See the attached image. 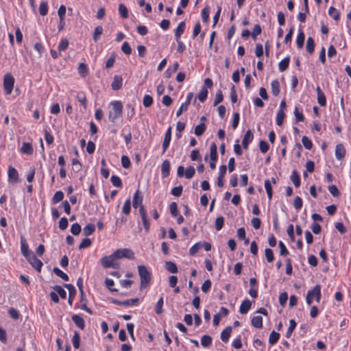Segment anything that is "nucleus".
I'll use <instances>...</instances> for the list:
<instances>
[{
  "instance_id": "obj_1",
  "label": "nucleus",
  "mask_w": 351,
  "mask_h": 351,
  "mask_svg": "<svg viewBox=\"0 0 351 351\" xmlns=\"http://www.w3.org/2000/svg\"><path fill=\"white\" fill-rule=\"evenodd\" d=\"M138 272L141 280L140 289H143L147 287L149 285L152 279L151 272L145 265H138Z\"/></svg>"
},
{
  "instance_id": "obj_2",
  "label": "nucleus",
  "mask_w": 351,
  "mask_h": 351,
  "mask_svg": "<svg viewBox=\"0 0 351 351\" xmlns=\"http://www.w3.org/2000/svg\"><path fill=\"white\" fill-rule=\"evenodd\" d=\"M111 105L112 108L109 112V120L111 122H114L122 115L123 104L120 101H114L111 103Z\"/></svg>"
},
{
  "instance_id": "obj_3",
  "label": "nucleus",
  "mask_w": 351,
  "mask_h": 351,
  "mask_svg": "<svg viewBox=\"0 0 351 351\" xmlns=\"http://www.w3.org/2000/svg\"><path fill=\"white\" fill-rule=\"evenodd\" d=\"M117 259H118V258H117V256H114V252H113L112 254H110L109 256H104L101 259V263L102 266L104 268L112 267V268L117 269L119 267V264L116 261Z\"/></svg>"
},
{
  "instance_id": "obj_4",
  "label": "nucleus",
  "mask_w": 351,
  "mask_h": 351,
  "mask_svg": "<svg viewBox=\"0 0 351 351\" xmlns=\"http://www.w3.org/2000/svg\"><path fill=\"white\" fill-rule=\"evenodd\" d=\"M14 78L12 75L8 73L3 77V88L7 95H10L14 87Z\"/></svg>"
},
{
  "instance_id": "obj_5",
  "label": "nucleus",
  "mask_w": 351,
  "mask_h": 351,
  "mask_svg": "<svg viewBox=\"0 0 351 351\" xmlns=\"http://www.w3.org/2000/svg\"><path fill=\"white\" fill-rule=\"evenodd\" d=\"M114 256H117L118 259L122 258H127L128 259L134 258V252L128 248L118 249L115 250L114 252Z\"/></svg>"
},
{
  "instance_id": "obj_6",
  "label": "nucleus",
  "mask_w": 351,
  "mask_h": 351,
  "mask_svg": "<svg viewBox=\"0 0 351 351\" xmlns=\"http://www.w3.org/2000/svg\"><path fill=\"white\" fill-rule=\"evenodd\" d=\"M194 95L193 93H189L186 97V100L184 103H182L179 109L177 110L176 116L180 117L183 112L186 111L188 110L189 106L193 99Z\"/></svg>"
},
{
  "instance_id": "obj_7",
  "label": "nucleus",
  "mask_w": 351,
  "mask_h": 351,
  "mask_svg": "<svg viewBox=\"0 0 351 351\" xmlns=\"http://www.w3.org/2000/svg\"><path fill=\"white\" fill-rule=\"evenodd\" d=\"M27 260L32 265V267L34 268L37 271L40 272L41 271V268L43 264L42 261L35 256V254H33L32 256L27 258Z\"/></svg>"
},
{
  "instance_id": "obj_8",
  "label": "nucleus",
  "mask_w": 351,
  "mask_h": 351,
  "mask_svg": "<svg viewBox=\"0 0 351 351\" xmlns=\"http://www.w3.org/2000/svg\"><path fill=\"white\" fill-rule=\"evenodd\" d=\"M139 213L141 215V217L145 230L147 232H148L149 230V228H150V224H149V219H147V211L143 206H141L140 207Z\"/></svg>"
},
{
  "instance_id": "obj_9",
  "label": "nucleus",
  "mask_w": 351,
  "mask_h": 351,
  "mask_svg": "<svg viewBox=\"0 0 351 351\" xmlns=\"http://www.w3.org/2000/svg\"><path fill=\"white\" fill-rule=\"evenodd\" d=\"M139 300L138 298H132L130 300H126L123 301H120L116 299H112L111 302L112 303L119 305V306H129L132 305L137 304Z\"/></svg>"
},
{
  "instance_id": "obj_10",
  "label": "nucleus",
  "mask_w": 351,
  "mask_h": 351,
  "mask_svg": "<svg viewBox=\"0 0 351 351\" xmlns=\"http://www.w3.org/2000/svg\"><path fill=\"white\" fill-rule=\"evenodd\" d=\"M21 254L26 258H29L33 254V253L29 249V245L27 243L26 240L23 237H21Z\"/></svg>"
},
{
  "instance_id": "obj_11",
  "label": "nucleus",
  "mask_w": 351,
  "mask_h": 351,
  "mask_svg": "<svg viewBox=\"0 0 351 351\" xmlns=\"http://www.w3.org/2000/svg\"><path fill=\"white\" fill-rule=\"evenodd\" d=\"M307 294H309L313 299L315 298L317 302H319L322 296L321 286L319 285H317L313 287V289L309 290L307 292Z\"/></svg>"
},
{
  "instance_id": "obj_12",
  "label": "nucleus",
  "mask_w": 351,
  "mask_h": 351,
  "mask_svg": "<svg viewBox=\"0 0 351 351\" xmlns=\"http://www.w3.org/2000/svg\"><path fill=\"white\" fill-rule=\"evenodd\" d=\"M171 140V127H169L164 137L163 143H162V153H165L167 149L169 147L170 142Z\"/></svg>"
},
{
  "instance_id": "obj_13",
  "label": "nucleus",
  "mask_w": 351,
  "mask_h": 351,
  "mask_svg": "<svg viewBox=\"0 0 351 351\" xmlns=\"http://www.w3.org/2000/svg\"><path fill=\"white\" fill-rule=\"evenodd\" d=\"M8 180L10 182L16 183L19 181V173L15 168L10 167L8 169Z\"/></svg>"
},
{
  "instance_id": "obj_14",
  "label": "nucleus",
  "mask_w": 351,
  "mask_h": 351,
  "mask_svg": "<svg viewBox=\"0 0 351 351\" xmlns=\"http://www.w3.org/2000/svg\"><path fill=\"white\" fill-rule=\"evenodd\" d=\"M143 203V195H141V191L138 189L134 195V197H133V201H132V204H133V207L136 208L138 207H141V206H143L142 204Z\"/></svg>"
},
{
  "instance_id": "obj_15",
  "label": "nucleus",
  "mask_w": 351,
  "mask_h": 351,
  "mask_svg": "<svg viewBox=\"0 0 351 351\" xmlns=\"http://www.w3.org/2000/svg\"><path fill=\"white\" fill-rule=\"evenodd\" d=\"M254 135L252 131L250 130H247L242 141V145L244 149H247L248 148L249 143L252 141Z\"/></svg>"
},
{
  "instance_id": "obj_16",
  "label": "nucleus",
  "mask_w": 351,
  "mask_h": 351,
  "mask_svg": "<svg viewBox=\"0 0 351 351\" xmlns=\"http://www.w3.org/2000/svg\"><path fill=\"white\" fill-rule=\"evenodd\" d=\"M69 291V300L68 303L69 305H72L73 300L75 298L76 294V290L73 285L71 284H65L64 285Z\"/></svg>"
},
{
  "instance_id": "obj_17",
  "label": "nucleus",
  "mask_w": 351,
  "mask_h": 351,
  "mask_svg": "<svg viewBox=\"0 0 351 351\" xmlns=\"http://www.w3.org/2000/svg\"><path fill=\"white\" fill-rule=\"evenodd\" d=\"M227 167L225 165H221L219 167V176L217 178V184L219 187H222L223 186V179L226 173Z\"/></svg>"
},
{
  "instance_id": "obj_18",
  "label": "nucleus",
  "mask_w": 351,
  "mask_h": 351,
  "mask_svg": "<svg viewBox=\"0 0 351 351\" xmlns=\"http://www.w3.org/2000/svg\"><path fill=\"white\" fill-rule=\"evenodd\" d=\"M123 85V78L120 75H114L111 86L114 90H118L121 88Z\"/></svg>"
},
{
  "instance_id": "obj_19",
  "label": "nucleus",
  "mask_w": 351,
  "mask_h": 351,
  "mask_svg": "<svg viewBox=\"0 0 351 351\" xmlns=\"http://www.w3.org/2000/svg\"><path fill=\"white\" fill-rule=\"evenodd\" d=\"M346 155V149L344 146L342 144H338L335 148V156L336 158L339 160H342Z\"/></svg>"
},
{
  "instance_id": "obj_20",
  "label": "nucleus",
  "mask_w": 351,
  "mask_h": 351,
  "mask_svg": "<svg viewBox=\"0 0 351 351\" xmlns=\"http://www.w3.org/2000/svg\"><path fill=\"white\" fill-rule=\"evenodd\" d=\"M316 92L317 95V102L321 106L326 105V99L324 93L322 91L319 86H317Z\"/></svg>"
},
{
  "instance_id": "obj_21",
  "label": "nucleus",
  "mask_w": 351,
  "mask_h": 351,
  "mask_svg": "<svg viewBox=\"0 0 351 351\" xmlns=\"http://www.w3.org/2000/svg\"><path fill=\"white\" fill-rule=\"evenodd\" d=\"M252 302L248 299L243 300L240 306L239 312L241 314H246L250 309Z\"/></svg>"
},
{
  "instance_id": "obj_22",
  "label": "nucleus",
  "mask_w": 351,
  "mask_h": 351,
  "mask_svg": "<svg viewBox=\"0 0 351 351\" xmlns=\"http://www.w3.org/2000/svg\"><path fill=\"white\" fill-rule=\"evenodd\" d=\"M170 172V162L168 160L162 162L161 165V173L164 178L169 176Z\"/></svg>"
},
{
  "instance_id": "obj_23",
  "label": "nucleus",
  "mask_w": 351,
  "mask_h": 351,
  "mask_svg": "<svg viewBox=\"0 0 351 351\" xmlns=\"http://www.w3.org/2000/svg\"><path fill=\"white\" fill-rule=\"evenodd\" d=\"M72 320L75 324L80 329L83 330L85 328V323L84 319L78 315H73Z\"/></svg>"
},
{
  "instance_id": "obj_24",
  "label": "nucleus",
  "mask_w": 351,
  "mask_h": 351,
  "mask_svg": "<svg viewBox=\"0 0 351 351\" xmlns=\"http://www.w3.org/2000/svg\"><path fill=\"white\" fill-rule=\"evenodd\" d=\"M232 332V327L227 326L225 329H223L221 333V339L222 341L226 343L228 341L230 334Z\"/></svg>"
},
{
  "instance_id": "obj_25",
  "label": "nucleus",
  "mask_w": 351,
  "mask_h": 351,
  "mask_svg": "<svg viewBox=\"0 0 351 351\" xmlns=\"http://www.w3.org/2000/svg\"><path fill=\"white\" fill-rule=\"evenodd\" d=\"M21 151L23 154L32 155L34 152V149L31 143H23L21 148Z\"/></svg>"
},
{
  "instance_id": "obj_26",
  "label": "nucleus",
  "mask_w": 351,
  "mask_h": 351,
  "mask_svg": "<svg viewBox=\"0 0 351 351\" xmlns=\"http://www.w3.org/2000/svg\"><path fill=\"white\" fill-rule=\"evenodd\" d=\"M184 29H185V23H184V22L182 21L178 24V25L175 31V37H176V40H178V39L180 38L182 34L184 32Z\"/></svg>"
},
{
  "instance_id": "obj_27",
  "label": "nucleus",
  "mask_w": 351,
  "mask_h": 351,
  "mask_svg": "<svg viewBox=\"0 0 351 351\" xmlns=\"http://www.w3.org/2000/svg\"><path fill=\"white\" fill-rule=\"evenodd\" d=\"M251 324L254 328H261L263 327L262 317L260 315L253 317L251 320Z\"/></svg>"
},
{
  "instance_id": "obj_28",
  "label": "nucleus",
  "mask_w": 351,
  "mask_h": 351,
  "mask_svg": "<svg viewBox=\"0 0 351 351\" xmlns=\"http://www.w3.org/2000/svg\"><path fill=\"white\" fill-rule=\"evenodd\" d=\"M290 62V58L289 56H287L282 59L278 64V69L280 71L283 72L285 71L289 66Z\"/></svg>"
},
{
  "instance_id": "obj_29",
  "label": "nucleus",
  "mask_w": 351,
  "mask_h": 351,
  "mask_svg": "<svg viewBox=\"0 0 351 351\" xmlns=\"http://www.w3.org/2000/svg\"><path fill=\"white\" fill-rule=\"evenodd\" d=\"M271 93L274 96L280 93V83L278 80H274L271 83Z\"/></svg>"
},
{
  "instance_id": "obj_30",
  "label": "nucleus",
  "mask_w": 351,
  "mask_h": 351,
  "mask_svg": "<svg viewBox=\"0 0 351 351\" xmlns=\"http://www.w3.org/2000/svg\"><path fill=\"white\" fill-rule=\"evenodd\" d=\"M305 35L302 30H300L296 39V44L299 49H302L304 46Z\"/></svg>"
},
{
  "instance_id": "obj_31",
  "label": "nucleus",
  "mask_w": 351,
  "mask_h": 351,
  "mask_svg": "<svg viewBox=\"0 0 351 351\" xmlns=\"http://www.w3.org/2000/svg\"><path fill=\"white\" fill-rule=\"evenodd\" d=\"M166 269L172 274H176L178 271L177 265L172 261H166Z\"/></svg>"
},
{
  "instance_id": "obj_32",
  "label": "nucleus",
  "mask_w": 351,
  "mask_h": 351,
  "mask_svg": "<svg viewBox=\"0 0 351 351\" xmlns=\"http://www.w3.org/2000/svg\"><path fill=\"white\" fill-rule=\"evenodd\" d=\"M290 179L295 187L300 186V178L299 174L298 173V172L295 170L293 171V172L291 175Z\"/></svg>"
},
{
  "instance_id": "obj_33",
  "label": "nucleus",
  "mask_w": 351,
  "mask_h": 351,
  "mask_svg": "<svg viewBox=\"0 0 351 351\" xmlns=\"http://www.w3.org/2000/svg\"><path fill=\"white\" fill-rule=\"evenodd\" d=\"M328 14L335 21H338L340 18L339 12L334 7L331 6L328 9Z\"/></svg>"
},
{
  "instance_id": "obj_34",
  "label": "nucleus",
  "mask_w": 351,
  "mask_h": 351,
  "mask_svg": "<svg viewBox=\"0 0 351 351\" xmlns=\"http://www.w3.org/2000/svg\"><path fill=\"white\" fill-rule=\"evenodd\" d=\"M206 128V124L202 122L200 124L195 126V128L194 129V133L196 136H199L204 133Z\"/></svg>"
},
{
  "instance_id": "obj_35",
  "label": "nucleus",
  "mask_w": 351,
  "mask_h": 351,
  "mask_svg": "<svg viewBox=\"0 0 351 351\" xmlns=\"http://www.w3.org/2000/svg\"><path fill=\"white\" fill-rule=\"evenodd\" d=\"M210 160L213 161H217V147L215 143H212L210 149Z\"/></svg>"
},
{
  "instance_id": "obj_36",
  "label": "nucleus",
  "mask_w": 351,
  "mask_h": 351,
  "mask_svg": "<svg viewBox=\"0 0 351 351\" xmlns=\"http://www.w3.org/2000/svg\"><path fill=\"white\" fill-rule=\"evenodd\" d=\"M306 49V51L310 54H312L313 53L314 49H315V43H314V40L312 37H308L307 38Z\"/></svg>"
},
{
  "instance_id": "obj_37",
  "label": "nucleus",
  "mask_w": 351,
  "mask_h": 351,
  "mask_svg": "<svg viewBox=\"0 0 351 351\" xmlns=\"http://www.w3.org/2000/svg\"><path fill=\"white\" fill-rule=\"evenodd\" d=\"M95 230V226L93 223L87 224L83 230V233L85 236L88 237L92 234Z\"/></svg>"
},
{
  "instance_id": "obj_38",
  "label": "nucleus",
  "mask_w": 351,
  "mask_h": 351,
  "mask_svg": "<svg viewBox=\"0 0 351 351\" xmlns=\"http://www.w3.org/2000/svg\"><path fill=\"white\" fill-rule=\"evenodd\" d=\"M103 31H104V29H103L102 26L99 25L95 28L93 35V40H95V42H97L99 40L100 36L102 34Z\"/></svg>"
},
{
  "instance_id": "obj_39",
  "label": "nucleus",
  "mask_w": 351,
  "mask_h": 351,
  "mask_svg": "<svg viewBox=\"0 0 351 351\" xmlns=\"http://www.w3.org/2000/svg\"><path fill=\"white\" fill-rule=\"evenodd\" d=\"M78 73H80V75L82 76V77H86L87 75H88V66L87 65L84 63V62H81L80 64H79V66H78Z\"/></svg>"
},
{
  "instance_id": "obj_40",
  "label": "nucleus",
  "mask_w": 351,
  "mask_h": 351,
  "mask_svg": "<svg viewBox=\"0 0 351 351\" xmlns=\"http://www.w3.org/2000/svg\"><path fill=\"white\" fill-rule=\"evenodd\" d=\"M201 344L202 346L207 348L212 344V337L209 335H203L201 338Z\"/></svg>"
},
{
  "instance_id": "obj_41",
  "label": "nucleus",
  "mask_w": 351,
  "mask_h": 351,
  "mask_svg": "<svg viewBox=\"0 0 351 351\" xmlns=\"http://www.w3.org/2000/svg\"><path fill=\"white\" fill-rule=\"evenodd\" d=\"M279 338H280V334L276 332V331L273 330L269 335V343L271 345H274L275 343H277Z\"/></svg>"
},
{
  "instance_id": "obj_42",
  "label": "nucleus",
  "mask_w": 351,
  "mask_h": 351,
  "mask_svg": "<svg viewBox=\"0 0 351 351\" xmlns=\"http://www.w3.org/2000/svg\"><path fill=\"white\" fill-rule=\"evenodd\" d=\"M72 343H73V347L75 349H78L80 348V334L78 333V332H77V331H75V332H74V335L72 338Z\"/></svg>"
},
{
  "instance_id": "obj_43",
  "label": "nucleus",
  "mask_w": 351,
  "mask_h": 351,
  "mask_svg": "<svg viewBox=\"0 0 351 351\" xmlns=\"http://www.w3.org/2000/svg\"><path fill=\"white\" fill-rule=\"evenodd\" d=\"M119 12L123 19H127L128 17V8L123 3L119 5Z\"/></svg>"
},
{
  "instance_id": "obj_44",
  "label": "nucleus",
  "mask_w": 351,
  "mask_h": 351,
  "mask_svg": "<svg viewBox=\"0 0 351 351\" xmlns=\"http://www.w3.org/2000/svg\"><path fill=\"white\" fill-rule=\"evenodd\" d=\"M53 273L57 275L58 277L61 278L62 280L65 281L69 280V276L63 272L62 270H60L58 267H54L53 269Z\"/></svg>"
},
{
  "instance_id": "obj_45",
  "label": "nucleus",
  "mask_w": 351,
  "mask_h": 351,
  "mask_svg": "<svg viewBox=\"0 0 351 351\" xmlns=\"http://www.w3.org/2000/svg\"><path fill=\"white\" fill-rule=\"evenodd\" d=\"M64 198V193L61 191H58L56 192V193L53 195L52 197V202L53 204H57L62 201Z\"/></svg>"
},
{
  "instance_id": "obj_46",
  "label": "nucleus",
  "mask_w": 351,
  "mask_h": 351,
  "mask_svg": "<svg viewBox=\"0 0 351 351\" xmlns=\"http://www.w3.org/2000/svg\"><path fill=\"white\" fill-rule=\"evenodd\" d=\"M295 326H296L295 321L294 319H291L289 321V326L287 333H286L287 338H289L291 336L293 331L295 328Z\"/></svg>"
},
{
  "instance_id": "obj_47",
  "label": "nucleus",
  "mask_w": 351,
  "mask_h": 351,
  "mask_svg": "<svg viewBox=\"0 0 351 351\" xmlns=\"http://www.w3.org/2000/svg\"><path fill=\"white\" fill-rule=\"evenodd\" d=\"M208 97V90L206 87H202L199 93L198 94L197 98L201 102H204Z\"/></svg>"
},
{
  "instance_id": "obj_48",
  "label": "nucleus",
  "mask_w": 351,
  "mask_h": 351,
  "mask_svg": "<svg viewBox=\"0 0 351 351\" xmlns=\"http://www.w3.org/2000/svg\"><path fill=\"white\" fill-rule=\"evenodd\" d=\"M110 181L113 186L118 188L122 187V182L119 176L114 175L112 176Z\"/></svg>"
},
{
  "instance_id": "obj_49",
  "label": "nucleus",
  "mask_w": 351,
  "mask_h": 351,
  "mask_svg": "<svg viewBox=\"0 0 351 351\" xmlns=\"http://www.w3.org/2000/svg\"><path fill=\"white\" fill-rule=\"evenodd\" d=\"M202 247V243H200V242L196 243L190 248L189 254L191 256H194Z\"/></svg>"
},
{
  "instance_id": "obj_50",
  "label": "nucleus",
  "mask_w": 351,
  "mask_h": 351,
  "mask_svg": "<svg viewBox=\"0 0 351 351\" xmlns=\"http://www.w3.org/2000/svg\"><path fill=\"white\" fill-rule=\"evenodd\" d=\"M48 12V5L45 1H42L39 6V13L41 16H45Z\"/></svg>"
},
{
  "instance_id": "obj_51",
  "label": "nucleus",
  "mask_w": 351,
  "mask_h": 351,
  "mask_svg": "<svg viewBox=\"0 0 351 351\" xmlns=\"http://www.w3.org/2000/svg\"><path fill=\"white\" fill-rule=\"evenodd\" d=\"M131 210V201L130 199H128L123 204V206L122 208V212L125 215H129L130 213Z\"/></svg>"
},
{
  "instance_id": "obj_52",
  "label": "nucleus",
  "mask_w": 351,
  "mask_h": 351,
  "mask_svg": "<svg viewBox=\"0 0 351 351\" xmlns=\"http://www.w3.org/2000/svg\"><path fill=\"white\" fill-rule=\"evenodd\" d=\"M302 143L304 145V147L306 149H311L312 147H313V143L311 142V141L306 136H304L302 138Z\"/></svg>"
},
{
  "instance_id": "obj_53",
  "label": "nucleus",
  "mask_w": 351,
  "mask_h": 351,
  "mask_svg": "<svg viewBox=\"0 0 351 351\" xmlns=\"http://www.w3.org/2000/svg\"><path fill=\"white\" fill-rule=\"evenodd\" d=\"M69 46V40L66 38L62 39L58 45V51H65Z\"/></svg>"
},
{
  "instance_id": "obj_54",
  "label": "nucleus",
  "mask_w": 351,
  "mask_h": 351,
  "mask_svg": "<svg viewBox=\"0 0 351 351\" xmlns=\"http://www.w3.org/2000/svg\"><path fill=\"white\" fill-rule=\"evenodd\" d=\"M153 104V98L151 95H145L143 99V104L145 107L148 108Z\"/></svg>"
},
{
  "instance_id": "obj_55",
  "label": "nucleus",
  "mask_w": 351,
  "mask_h": 351,
  "mask_svg": "<svg viewBox=\"0 0 351 351\" xmlns=\"http://www.w3.org/2000/svg\"><path fill=\"white\" fill-rule=\"evenodd\" d=\"M169 211L173 217L178 216V205L176 202H171L170 204Z\"/></svg>"
},
{
  "instance_id": "obj_56",
  "label": "nucleus",
  "mask_w": 351,
  "mask_h": 351,
  "mask_svg": "<svg viewBox=\"0 0 351 351\" xmlns=\"http://www.w3.org/2000/svg\"><path fill=\"white\" fill-rule=\"evenodd\" d=\"M81 226L78 223L72 224L71 227V232L74 235H78L81 232Z\"/></svg>"
},
{
  "instance_id": "obj_57",
  "label": "nucleus",
  "mask_w": 351,
  "mask_h": 351,
  "mask_svg": "<svg viewBox=\"0 0 351 351\" xmlns=\"http://www.w3.org/2000/svg\"><path fill=\"white\" fill-rule=\"evenodd\" d=\"M265 254L267 262L271 263L274 259V252L271 249L266 248L265 250Z\"/></svg>"
},
{
  "instance_id": "obj_58",
  "label": "nucleus",
  "mask_w": 351,
  "mask_h": 351,
  "mask_svg": "<svg viewBox=\"0 0 351 351\" xmlns=\"http://www.w3.org/2000/svg\"><path fill=\"white\" fill-rule=\"evenodd\" d=\"M285 114L284 113V111L278 110L276 115V124L279 126H280L282 123L283 120L285 119Z\"/></svg>"
},
{
  "instance_id": "obj_59",
  "label": "nucleus",
  "mask_w": 351,
  "mask_h": 351,
  "mask_svg": "<svg viewBox=\"0 0 351 351\" xmlns=\"http://www.w3.org/2000/svg\"><path fill=\"white\" fill-rule=\"evenodd\" d=\"M53 289L58 293L62 299H65L66 297V293L65 290L60 286L56 285L53 287Z\"/></svg>"
},
{
  "instance_id": "obj_60",
  "label": "nucleus",
  "mask_w": 351,
  "mask_h": 351,
  "mask_svg": "<svg viewBox=\"0 0 351 351\" xmlns=\"http://www.w3.org/2000/svg\"><path fill=\"white\" fill-rule=\"evenodd\" d=\"M223 223H224V218L223 217L221 216V217H218L216 219H215V228L217 231L220 230L222 228H223Z\"/></svg>"
},
{
  "instance_id": "obj_61",
  "label": "nucleus",
  "mask_w": 351,
  "mask_h": 351,
  "mask_svg": "<svg viewBox=\"0 0 351 351\" xmlns=\"http://www.w3.org/2000/svg\"><path fill=\"white\" fill-rule=\"evenodd\" d=\"M195 172V168L193 166H189V167L186 168V169L184 172V176H185L186 178L190 179L194 176Z\"/></svg>"
},
{
  "instance_id": "obj_62",
  "label": "nucleus",
  "mask_w": 351,
  "mask_h": 351,
  "mask_svg": "<svg viewBox=\"0 0 351 351\" xmlns=\"http://www.w3.org/2000/svg\"><path fill=\"white\" fill-rule=\"evenodd\" d=\"M223 95L222 91L221 90H219L216 93L213 105L215 106L218 105L219 103H221L223 101Z\"/></svg>"
},
{
  "instance_id": "obj_63",
  "label": "nucleus",
  "mask_w": 351,
  "mask_h": 351,
  "mask_svg": "<svg viewBox=\"0 0 351 351\" xmlns=\"http://www.w3.org/2000/svg\"><path fill=\"white\" fill-rule=\"evenodd\" d=\"M328 189L333 197H337L340 195V192L335 185H330Z\"/></svg>"
},
{
  "instance_id": "obj_64",
  "label": "nucleus",
  "mask_w": 351,
  "mask_h": 351,
  "mask_svg": "<svg viewBox=\"0 0 351 351\" xmlns=\"http://www.w3.org/2000/svg\"><path fill=\"white\" fill-rule=\"evenodd\" d=\"M91 244H92V241L90 239H88V238L84 239L79 245V249L82 250V249L87 248V247H90L91 245Z\"/></svg>"
}]
</instances>
